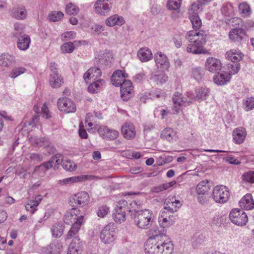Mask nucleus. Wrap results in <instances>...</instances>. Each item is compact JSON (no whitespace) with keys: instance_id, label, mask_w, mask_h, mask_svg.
I'll return each instance as SVG.
<instances>
[{"instance_id":"36","label":"nucleus","mask_w":254,"mask_h":254,"mask_svg":"<svg viewBox=\"0 0 254 254\" xmlns=\"http://www.w3.org/2000/svg\"><path fill=\"white\" fill-rule=\"evenodd\" d=\"M125 23L124 19L122 16H119L117 14L114 15L108 18L106 23L109 26H114L115 25L121 26Z\"/></svg>"},{"instance_id":"29","label":"nucleus","mask_w":254,"mask_h":254,"mask_svg":"<svg viewBox=\"0 0 254 254\" xmlns=\"http://www.w3.org/2000/svg\"><path fill=\"white\" fill-rule=\"evenodd\" d=\"M137 56L141 62H146L151 60L152 54L150 49L144 47L140 48L138 51Z\"/></svg>"},{"instance_id":"5","label":"nucleus","mask_w":254,"mask_h":254,"mask_svg":"<svg viewBox=\"0 0 254 254\" xmlns=\"http://www.w3.org/2000/svg\"><path fill=\"white\" fill-rule=\"evenodd\" d=\"M58 65L55 62L51 63L50 68L51 72L49 75V82L52 88H59L64 83L63 78L58 71Z\"/></svg>"},{"instance_id":"62","label":"nucleus","mask_w":254,"mask_h":254,"mask_svg":"<svg viewBox=\"0 0 254 254\" xmlns=\"http://www.w3.org/2000/svg\"><path fill=\"white\" fill-rule=\"evenodd\" d=\"M197 199L198 202L201 205H206L209 203V196L208 193L205 194H197Z\"/></svg>"},{"instance_id":"54","label":"nucleus","mask_w":254,"mask_h":254,"mask_svg":"<svg viewBox=\"0 0 254 254\" xmlns=\"http://www.w3.org/2000/svg\"><path fill=\"white\" fill-rule=\"evenodd\" d=\"M61 164L64 169L70 172L75 170L76 167L75 164L70 160H63Z\"/></svg>"},{"instance_id":"21","label":"nucleus","mask_w":254,"mask_h":254,"mask_svg":"<svg viewBox=\"0 0 254 254\" xmlns=\"http://www.w3.org/2000/svg\"><path fill=\"white\" fill-rule=\"evenodd\" d=\"M225 56L226 59L233 63H239L244 57V54L240 50L235 49L227 51Z\"/></svg>"},{"instance_id":"63","label":"nucleus","mask_w":254,"mask_h":254,"mask_svg":"<svg viewBox=\"0 0 254 254\" xmlns=\"http://www.w3.org/2000/svg\"><path fill=\"white\" fill-rule=\"evenodd\" d=\"M14 28L15 32L13 33V36L14 37L18 38L24 32L23 26L20 23H15L14 25Z\"/></svg>"},{"instance_id":"22","label":"nucleus","mask_w":254,"mask_h":254,"mask_svg":"<svg viewBox=\"0 0 254 254\" xmlns=\"http://www.w3.org/2000/svg\"><path fill=\"white\" fill-rule=\"evenodd\" d=\"M246 135V130L243 127L237 128L233 132L234 141L238 144H240L244 141Z\"/></svg>"},{"instance_id":"28","label":"nucleus","mask_w":254,"mask_h":254,"mask_svg":"<svg viewBox=\"0 0 254 254\" xmlns=\"http://www.w3.org/2000/svg\"><path fill=\"white\" fill-rule=\"evenodd\" d=\"M10 15L18 20H23L26 18L27 12L26 8L23 7H14L10 10Z\"/></svg>"},{"instance_id":"9","label":"nucleus","mask_w":254,"mask_h":254,"mask_svg":"<svg viewBox=\"0 0 254 254\" xmlns=\"http://www.w3.org/2000/svg\"><path fill=\"white\" fill-rule=\"evenodd\" d=\"M190 42V43L187 47V52L195 55L209 54V52L204 48V45H202V43L195 40H192V42Z\"/></svg>"},{"instance_id":"59","label":"nucleus","mask_w":254,"mask_h":254,"mask_svg":"<svg viewBox=\"0 0 254 254\" xmlns=\"http://www.w3.org/2000/svg\"><path fill=\"white\" fill-rule=\"evenodd\" d=\"M74 49V46L72 42H67L64 44L61 47V50L63 53H71Z\"/></svg>"},{"instance_id":"50","label":"nucleus","mask_w":254,"mask_h":254,"mask_svg":"<svg viewBox=\"0 0 254 254\" xmlns=\"http://www.w3.org/2000/svg\"><path fill=\"white\" fill-rule=\"evenodd\" d=\"M87 179V176L85 175H82L80 176L77 177H72L70 178H67L64 179L63 180H61L62 183L64 184H72L74 182H81L83 180H86Z\"/></svg>"},{"instance_id":"33","label":"nucleus","mask_w":254,"mask_h":254,"mask_svg":"<svg viewBox=\"0 0 254 254\" xmlns=\"http://www.w3.org/2000/svg\"><path fill=\"white\" fill-rule=\"evenodd\" d=\"M230 74L227 72L218 73L213 78L214 82L218 85H223L231 79Z\"/></svg>"},{"instance_id":"25","label":"nucleus","mask_w":254,"mask_h":254,"mask_svg":"<svg viewBox=\"0 0 254 254\" xmlns=\"http://www.w3.org/2000/svg\"><path fill=\"white\" fill-rule=\"evenodd\" d=\"M125 73L121 70L115 71L111 78L112 84L115 86L121 87L122 83L125 80Z\"/></svg>"},{"instance_id":"64","label":"nucleus","mask_w":254,"mask_h":254,"mask_svg":"<svg viewBox=\"0 0 254 254\" xmlns=\"http://www.w3.org/2000/svg\"><path fill=\"white\" fill-rule=\"evenodd\" d=\"M63 155L61 154H56L54 156H53L50 161L52 163L53 165H59V164L62 163L63 161Z\"/></svg>"},{"instance_id":"27","label":"nucleus","mask_w":254,"mask_h":254,"mask_svg":"<svg viewBox=\"0 0 254 254\" xmlns=\"http://www.w3.org/2000/svg\"><path fill=\"white\" fill-rule=\"evenodd\" d=\"M17 38V47L19 50L25 51L29 48L31 40L28 35L23 34Z\"/></svg>"},{"instance_id":"39","label":"nucleus","mask_w":254,"mask_h":254,"mask_svg":"<svg viewBox=\"0 0 254 254\" xmlns=\"http://www.w3.org/2000/svg\"><path fill=\"white\" fill-rule=\"evenodd\" d=\"M207 180L200 182L196 186V191L197 194H205L208 193L209 187Z\"/></svg>"},{"instance_id":"44","label":"nucleus","mask_w":254,"mask_h":254,"mask_svg":"<svg viewBox=\"0 0 254 254\" xmlns=\"http://www.w3.org/2000/svg\"><path fill=\"white\" fill-rule=\"evenodd\" d=\"M150 79L157 84H162L168 80V76L164 73L161 72L158 74L152 75Z\"/></svg>"},{"instance_id":"40","label":"nucleus","mask_w":254,"mask_h":254,"mask_svg":"<svg viewBox=\"0 0 254 254\" xmlns=\"http://www.w3.org/2000/svg\"><path fill=\"white\" fill-rule=\"evenodd\" d=\"M29 141L32 145L42 146L47 145L49 143L48 140L45 137L39 138L37 136H31Z\"/></svg>"},{"instance_id":"13","label":"nucleus","mask_w":254,"mask_h":254,"mask_svg":"<svg viewBox=\"0 0 254 254\" xmlns=\"http://www.w3.org/2000/svg\"><path fill=\"white\" fill-rule=\"evenodd\" d=\"M98 132L100 135L104 139L113 140L119 136V132L115 129H110L107 127L102 126L99 127Z\"/></svg>"},{"instance_id":"61","label":"nucleus","mask_w":254,"mask_h":254,"mask_svg":"<svg viewBox=\"0 0 254 254\" xmlns=\"http://www.w3.org/2000/svg\"><path fill=\"white\" fill-rule=\"evenodd\" d=\"M79 239L78 237H75L73 240L72 242L70 244L69 246L68 253L69 254H72L77 252V247L76 245V242L79 241Z\"/></svg>"},{"instance_id":"1","label":"nucleus","mask_w":254,"mask_h":254,"mask_svg":"<svg viewBox=\"0 0 254 254\" xmlns=\"http://www.w3.org/2000/svg\"><path fill=\"white\" fill-rule=\"evenodd\" d=\"M135 224L140 229L149 228L153 223V213L149 209L139 210L134 208V212L130 214Z\"/></svg>"},{"instance_id":"2","label":"nucleus","mask_w":254,"mask_h":254,"mask_svg":"<svg viewBox=\"0 0 254 254\" xmlns=\"http://www.w3.org/2000/svg\"><path fill=\"white\" fill-rule=\"evenodd\" d=\"M191 96H175L173 98L174 106L172 112L166 110L161 111V115L162 119L165 118L169 114H177L183 107H185L191 103Z\"/></svg>"},{"instance_id":"23","label":"nucleus","mask_w":254,"mask_h":254,"mask_svg":"<svg viewBox=\"0 0 254 254\" xmlns=\"http://www.w3.org/2000/svg\"><path fill=\"white\" fill-rule=\"evenodd\" d=\"M113 60L112 53L105 51L99 57L98 64L103 66H111Z\"/></svg>"},{"instance_id":"38","label":"nucleus","mask_w":254,"mask_h":254,"mask_svg":"<svg viewBox=\"0 0 254 254\" xmlns=\"http://www.w3.org/2000/svg\"><path fill=\"white\" fill-rule=\"evenodd\" d=\"M133 90L132 83L129 80H125L120 88L121 95L131 94Z\"/></svg>"},{"instance_id":"7","label":"nucleus","mask_w":254,"mask_h":254,"mask_svg":"<svg viewBox=\"0 0 254 254\" xmlns=\"http://www.w3.org/2000/svg\"><path fill=\"white\" fill-rule=\"evenodd\" d=\"M57 105L59 110L65 113H74L76 110L75 103L66 96H62L60 98Z\"/></svg>"},{"instance_id":"24","label":"nucleus","mask_w":254,"mask_h":254,"mask_svg":"<svg viewBox=\"0 0 254 254\" xmlns=\"http://www.w3.org/2000/svg\"><path fill=\"white\" fill-rule=\"evenodd\" d=\"M239 205L242 208L246 210H251L254 208V200L252 195L246 194L239 201Z\"/></svg>"},{"instance_id":"47","label":"nucleus","mask_w":254,"mask_h":254,"mask_svg":"<svg viewBox=\"0 0 254 254\" xmlns=\"http://www.w3.org/2000/svg\"><path fill=\"white\" fill-rule=\"evenodd\" d=\"M239 10L241 14L245 17H247L251 14L250 6L246 2H242L239 4Z\"/></svg>"},{"instance_id":"53","label":"nucleus","mask_w":254,"mask_h":254,"mask_svg":"<svg viewBox=\"0 0 254 254\" xmlns=\"http://www.w3.org/2000/svg\"><path fill=\"white\" fill-rule=\"evenodd\" d=\"M53 236L55 238L60 237L63 234V225L60 224L54 225L52 229Z\"/></svg>"},{"instance_id":"45","label":"nucleus","mask_w":254,"mask_h":254,"mask_svg":"<svg viewBox=\"0 0 254 254\" xmlns=\"http://www.w3.org/2000/svg\"><path fill=\"white\" fill-rule=\"evenodd\" d=\"M243 108L245 111L248 112L254 108V98L248 96L243 101Z\"/></svg>"},{"instance_id":"32","label":"nucleus","mask_w":254,"mask_h":254,"mask_svg":"<svg viewBox=\"0 0 254 254\" xmlns=\"http://www.w3.org/2000/svg\"><path fill=\"white\" fill-rule=\"evenodd\" d=\"M167 212L162 211L160 214L161 215L158 218V221L160 226L163 228L169 227L173 225L174 223V221L169 216V219L167 218Z\"/></svg>"},{"instance_id":"11","label":"nucleus","mask_w":254,"mask_h":254,"mask_svg":"<svg viewBox=\"0 0 254 254\" xmlns=\"http://www.w3.org/2000/svg\"><path fill=\"white\" fill-rule=\"evenodd\" d=\"M78 210L75 208L72 209L70 212L66 213L64 216V222L69 225L75 223H79L81 225L83 219V216L82 215L78 216L77 214Z\"/></svg>"},{"instance_id":"18","label":"nucleus","mask_w":254,"mask_h":254,"mask_svg":"<svg viewBox=\"0 0 254 254\" xmlns=\"http://www.w3.org/2000/svg\"><path fill=\"white\" fill-rule=\"evenodd\" d=\"M123 136L127 139H132L136 135V130L133 125L130 122L125 123L121 128Z\"/></svg>"},{"instance_id":"15","label":"nucleus","mask_w":254,"mask_h":254,"mask_svg":"<svg viewBox=\"0 0 254 254\" xmlns=\"http://www.w3.org/2000/svg\"><path fill=\"white\" fill-rule=\"evenodd\" d=\"M112 0H98L94 8L96 13L105 15L111 9L112 5Z\"/></svg>"},{"instance_id":"35","label":"nucleus","mask_w":254,"mask_h":254,"mask_svg":"<svg viewBox=\"0 0 254 254\" xmlns=\"http://www.w3.org/2000/svg\"><path fill=\"white\" fill-rule=\"evenodd\" d=\"M136 205V202L135 201H133L130 203V207H129L127 206V202L126 200L123 199L119 201L118 204L116 208L121 209L125 212L128 211L131 213H133L134 212V208H136L135 206Z\"/></svg>"},{"instance_id":"30","label":"nucleus","mask_w":254,"mask_h":254,"mask_svg":"<svg viewBox=\"0 0 254 254\" xmlns=\"http://www.w3.org/2000/svg\"><path fill=\"white\" fill-rule=\"evenodd\" d=\"M102 75L100 69L97 67H92L89 69L83 75V78L86 81L87 79L93 78L95 80Z\"/></svg>"},{"instance_id":"57","label":"nucleus","mask_w":254,"mask_h":254,"mask_svg":"<svg viewBox=\"0 0 254 254\" xmlns=\"http://www.w3.org/2000/svg\"><path fill=\"white\" fill-rule=\"evenodd\" d=\"M65 10L67 14L70 15H76L79 12V8L72 3H70L66 5Z\"/></svg>"},{"instance_id":"58","label":"nucleus","mask_w":254,"mask_h":254,"mask_svg":"<svg viewBox=\"0 0 254 254\" xmlns=\"http://www.w3.org/2000/svg\"><path fill=\"white\" fill-rule=\"evenodd\" d=\"M242 178L243 181L250 183H254V171H249L244 173Z\"/></svg>"},{"instance_id":"43","label":"nucleus","mask_w":254,"mask_h":254,"mask_svg":"<svg viewBox=\"0 0 254 254\" xmlns=\"http://www.w3.org/2000/svg\"><path fill=\"white\" fill-rule=\"evenodd\" d=\"M190 19L191 22L192 28L195 31L201 27L202 22L197 12H194V14H190Z\"/></svg>"},{"instance_id":"41","label":"nucleus","mask_w":254,"mask_h":254,"mask_svg":"<svg viewBox=\"0 0 254 254\" xmlns=\"http://www.w3.org/2000/svg\"><path fill=\"white\" fill-rule=\"evenodd\" d=\"M113 219L115 221L121 223L126 220V212L121 209L115 208L114 211Z\"/></svg>"},{"instance_id":"31","label":"nucleus","mask_w":254,"mask_h":254,"mask_svg":"<svg viewBox=\"0 0 254 254\" xmlns=\"http://www.w3.org/2000/svg\"><path fill=\"white\" fill-rule=\"evenodd\" d=\"M42 199L41 195H37L34 200L30 199L27 201L25 203V207L26 210L33 213L36 210V208L39 204Z\"/></svg>"},{"instance_id":"48","label":"nucleus","mask_w":254,"mask_h":254,"mask_svg":"<svg viewBox=\"0 0 254 254\" xmlns=\"http://www.w3.org/2000/svg\"><path fill=\"white\" fill-rule=\"evenodd\" d=\"M182 0H168L167 2L168 8L170 10H176L179 12Z\"/></svg>"},{"instance_id":"10","label":"nucleus","mask_w":254,"mask_h":254,"mask_svg":"<svg viewBox=\"0 0 254 254\" xmlns=\"http://www.w3.org/2000/svg\"><path fill=\"white\" fill-rule=\"evenodd\" d=\"M70 202L71 204L74 202L76 206L83 207L88 204L89 196L86 191H80L74 195Z\"/></svg>"},{"instance_id":"20","label":"nucleus","mask_w":254,"mask_h":254,"mask_svg":"<svg viewBox=\"0 0 254 254\" xmlns=\"http://www.w3.org/2000/svg\"><path fill=\"white\" fill-rule=\"evenodd\" d=\"M205 66L210 72L215 73L221 69V63L219 60L209 57L205 62Z\"/></svg>"},{"instance_id":"51","label":"nucleus","mask_w":254,"mask_h":254,"mask_svg":"<svg viewBox=\"0 0 254 254\" xmlns=\"http://www.w3.org/2000/svg\"><path fill=\"white\" fill-rule=\"evenodd\" d=\"M26 69L22 66L14 67L10 72L9 76L12 78H15L19 75L26 72Z\"/></svg>"},{"instance_id":"14","label":"nucleus","mask_w":254,"mask_h":254,"mask_svg":"<svg viewBox=\"0 0 254 254\" xmlns=\"http://www.w3.org/2000/svg\"><path fill=\"white\" fill-rule=\"evenodd\" d=\"M207 34L205 31L199 30L198 32L196 31H190L188 32L186 36V39L189 42H192V40H195L198 42L202 43V45H205L206 41V38Z\"/></svg>"},{"instance_id":"4","label":"nucleus","mask_w":254,"mask_h":254,"mask_svg":"<svg viewBox=\"0 0 254 254\" xmlns=\"http://www.w3.org/2000/svg\"><path fill=\"white\" fill-rule=\"evenodd\" d=\"M229 197V190L226 186L223 185L217 186L213 189L212 198L216 203H226Z\"/></svg>"},{"instance_id":"6","label":"nucleus","mask_w":254,"mask_h":254,"mask_svg":"<svg viewBox=\"0 0 254 254\" xmlns=\"http://www.w3.org/2000/svg\"><path fill=\"white\" fill-rule=\"evenodd\" d=\"M229 218L233 223L241 226L245 225L248 220L246 213L239 209H232L230 213Z\"/></svg>"},{"instance_id":"26","label":"nucleus","mask_w":254,"mask_h":254,"mask_svg":"<svg viewBox=\"0 0 254 254\" xmlns=\"http://www.w3.org/2000/svg\"><path fill=\"white\" fill-rule=\"evenodd\" d=\"M105 80L103 79L96 80L88 86L89 93L90 94L98 93L105 86Z\"/></svg>"},{"instance_id":"34","label":"nucleus","mask_w":254,"mask_h":254,"mask_svg":"<svg viewBox=\"0 0 254 254\" xmlns=\"http://www.w3.org/2000/svg\"><path fill=\"white\" fill-rule=\"evenodd\" d=\"M15 62V58L12 55L8 53H3L0 56V65L2 66L8 67Z\"/></svg>"},{"instance_id":"52","label":"nucleus","mask_w":254,"mask_h":254,"mask_svg":"<svg viewBox=\"0 0 254 254\" xmlns=\"http://www.w3.org/2000/svg\"><path fill=\"white\" fill-rule=\"evenodd\" d=\"M227 69L229 71L228 74H235L237 73L240 69V64L239 63H233L227 64Z\"/></svg>"},{"instance_id":"56","label":"nucleus","mask_w":254,"mask_h":254,"mask_svg":"<svg viewBox=\"0 0 254 254\" xmlns=\"http://www.w3.org/2000/svg\"><path fill=\"white\" fill-rule=\"evenodd\" d=\"M64 16L61 11H54L49 14V18L51 21L56 22L61 20Z\"/></svg>"},{"instance_id":"19","label":"nucleus","mask_w":254,"mask_h":254,"mask_svg":"<svg viewBox=\"0 0 254 254\" xmlns=\"http://www.w3.org/2000/svg\"><path fill=\"white\" fill-rule=\"evenodd\" d=\"M145 252L147 254H160L159 245L158 240L148 239L144 246Z\"/></svg>"},{"instance_id":"3","label":"nucleus","mask_w":254,"mask_h":254,"mask_svg":"<svg viewBox=\"0 0 254 254\" xmlns=\"http://www.w3.org/2000/svg\"><path fill=\"white\" fill-rule=\"evenodd\" d=\"M229 37L237 45L245 43L248 40L246 30L241 27H236L231 29L229 32Z\"/></svg>"},{"instance_id":"37","label":"nucleus","mask_w":254,"mask_h":254,"mask_svg":"<svg viewBox=\"0 0 254 254\" xmlns=\"http://www.w3.org/2000/svg\"><path fill=\"white\" fill-rule=\"evenodd\" d=\"M206 242L205 237L202 234H195L192 239V246L194 248H197L205 245Z\"/></svg>"},{"instance_id":"55","label":"nucleus","mask_w":254,"mask_h":254,"mask_svg":"<svg viewBox=\"0 0 254 254\" xmlns=\"http://www.w3.org/2000/svg\"><path fill=\"white\" fill-rule=\"evenodd\" d=\"M81 225H79V223H75L72 225L71 228L68 231L67 235V239H69L72 238L74 236H75L77 232H78Z\"/></svg>"},{"instance_id":"60","label":"nucleus","mask_w":254,"mask_h":254,"mask_svg":"<svg viewBox=\"0 0 254 254\" xmlns=\"http://www.w3.org/2000/svg\"><path fill=\"white\" fill-rule=\"evenodd\" d=\"M109 208L107 205H102L99 207L97 210V215L101 218L104 217L109 212Z\"/></svg>"},{"instance_id":"17","label":"nucleus","mask_w":254,"mask_h":254,"mask_svg":"<svg viewBox=\"0 0 254 254\" xmlns=\"http://www.w3.org/2000/svg\"><path fill=\"white\" fill-rule=\"evenodd\" d=\"M159 245L160 254H170L173 250V245L169 240L168 236H163L158 240Z\"/></svg>"},{"instance_id":"16","label":"nucleus","mask_w":254,"mask_h":254,"mask_svg":"<svg viewBox=\"0 0 254 254\" xmlns=\"http://www.w3.org/2000/svg\"><path fill=\"white\" fill-rule=\"evenodd\" d=\"M154 59L158 68L168 70L170 67V63L166 55L158 52L154 55Z\"/></svg>"},{"instance_id":"49","label":"nucleus","mask_w":254,"mask_h":254,"mask_svg":"<svg viewBox=\"0 0 254 254\" xmlns=\"http://www.w3.org/2000/svg\"><path fill=\"white\" fill-rule=\"evenodd\" d=\"M150 233L152 235V236L150 237L149 239L151 238L153 240H159L161 239L163 236H167L165 233H164V230L163 232L158 230L157 227H153L150 230Z\"/></svg>"},{"instance_id":"42","label":"nucleus","mask_w":254,"mask_h":254,"mask_svg":"<svg viewBox=\"0 0 254 254\" xmlns=\"http://www.w3.org/2000/svg\"><path fill=\"white\" fill-rule=\"evenodd\" d=\"M176 133L171 128H166L162 131V138L169 141H171L175 138Z\"/></svg>"},{"instance_id":"12","label":"nucleus","mask_w":254,"mask_h":254,"mask_svg":"<svg viewBox=\"0 0 254 254\" xmlns=\"http://www.w3.org/2000/svg\"><path fill=\"white\" fill-rule=\"evenodd\" d=\"M182 203L176 196L169 197L164 204V209L168 212L174 213L181 207Z\"/></svg>"},{"instance_id":"46","label":"nucleus","mask_w":254,"mask_h":254,"mask_svg":"<svg viewBox=\"0 0 254 254\" xmlns=\"http://www.w3.org/2000/svg\"><path fill=\"white\" fill-rule=\"evenodd\" d=\"M221 12L226 16L230 17L234 14V9L230 3H224L221 7Z\"/></svg>"},{"instance_id":"8","label":"nucleus","mask_w":254,"mask_h":254,"mask_svg":"<svg viewBox=\"0 0 254 254\" xmlns=\"http://www.w3.org/2000/svg\"><path fill=\"white\" fill-rule=\"evenodd\" d=\"M115 231L114 225L109 224L104 227L100 234L101 240L105 244H109L114 240Z\"/></svg>"}]
</instances>
